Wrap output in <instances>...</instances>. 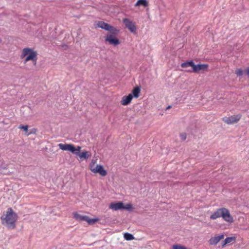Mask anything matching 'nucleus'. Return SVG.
Returning <instances> with one entry per match:
<instances>
[{
  "label": "nucleus",
  "instance_id": "a211bd4d",
  "mask_svg": "<svg viewBox=\"0 0 249 249\" xmlns=\"http://www.w3.org/2000/svg\"><path fill=\"white\" fill-rule=\"evenodd\" d=\"M194 62L193 61L191 60L190 61H187L184 63H182L181 64V67L183 68H187L188 67H192V69H193Z\"/></svg>",
  "mask_w": 249,
  "mask_h": 249
},
{
  "label": "nucleus",
  "instance_id": "b1692460",
  "mask_svg": "<svg viewBox=\"0 0 249 249\" xmlns=\"http://www.w3.org/2000/svg\"><path fill=\"white\" fill-rule=\"evenodd\" d=\"M173 249H187L186 247L180 245H174L173 246Z\"/></svg>",
  "mask_w": 249,
  "mask_h": 249
},
{
  "label": "nucleus",
  "instance_id": "412c9836",
  "mask_svg": "<svg viewBox=\"0 0 249 249\" xmlns=\"http://www.w3.org/2000/svg\"><path fill=\"white\" fill-rule=\"evenodd\" d=\"M73 148H74V151H72V153L77 156V154H79L80 153V151L82 148L81 146H77V147H75L73 144Z\"/></svg>",
  "mask_w": 249,
  "mask_h": 249
},
{
  "label": "nucleus",
  "instance_id": "6e6552de",
  "mask_svg": "<svg viewBox=\"0 0 249 249\" xmlns=\"http://www.w3.org/2000/svg\"><path fill=\"white\" fill-rule=\"evenodd\" d=\"M91 172L94 173H99L101 176L105 177L107 175V171L102 165H96L94 169H91Z\"/></svg>",
  "mask_w": 249,
  "mask_h": 249
},
{
  "label": "nucleus",
  "instance_id": "39448f33",
  "mask_svg": "<svg viewBox=\"0 0 249 249\" xmlns=\"http://www.w3.org/2000/svg\"><path fill=\"white\" fill-rule=\"evenodd\" d=\"M209 66L208 64H198L197 65H195L194 63V66L193 69L191 70H186V71L190 72H195L198 73L199 71H206L208 70Z\"/></svg>",
  "mask_w": 249,
  "mask_h": 249
},
{
  "label": "nucleus",
  "instance_id": "7c9ffc66",
  "mask_svg": "<svg viewBox=\"0 0 249 249\" xmlns=\"http://www.w3.org/2000/svg\"><path fill=\"white\" fill-rule=\"evenodd\" d=\"M171 107L170 106H168V107H166V109H170V108H171Z\"/></svg>",
  "mask_w": 249,
  "mask_h": 249
},
{
  "label": "nucleus",
  "instance_id": "aec40b11",
  "mask_svg": "<svg viewBox=\"0 0 249 249\" xmlns=\"http://www.w3.org/2000/svg\"><path fill=\"white\" fill-rule=\"evenodd\" d=\"M107 31H109L110 33H111L112 34H116L118 33L119 32V30L117 29V28L114 27L112 26L109 25V27L108 28V29Z\"/></svg>",
  "mask_w": 249,
  "mask_h": 249
},
{
  "label": "nucleus",
  "instance_id": "f03ea898",
  "mask_svg": "<svg viewBox=\"0 0 249 249\" xmlns=\"http://www.w3.org/2000/svg\"><path fill=\"white\" fill-rule=\"evenodd\" d=\"M20 57L21 59L25 58L24 60V64L29 61H32L33 65L35 66L37 64V53L33 48H25L23 49Z\"/></svg>",
  "mask_w": 249,
  "mask_h": 249
},
{
  "label": "nucleus",
  "instance_id": "4be33fe9",
  "mask_svg": "<svg viewBox=\"0 0 249 249\" xmlns=\"http://www.w3.org/2000/svg\"><path fill=\"white\" fill-rule=\"evenodd\" d=\"M123 210H126L128 211H131L133 209V206L130 203L126 204L125 205H124V204L123 203Z\"/></svg>",
  "mask_w": 249,
  "mask_h": 249
},
{
  "label": "nucleus",
  "instance_id": "dca6fc26",
  "mask_svg": "<svg viewBox=\"0 0 249 249\" xmlns=\"http://www.w3.org/2000/svg\"><path fill=\"white\" fill-rule=\"evenodd\" d=\"M109 25V24L105 23L104 21H99L97 23V26L98 27L104 29L106 31L108 30Z\"/></svg>",
  "mask_w": 249,
  "mask_h": 249
},
{
  "label": "nucleus",
  "instance_id": "20e7f679",
  "mask_svg": "<svg viewBox=\"0 0 249 249\" xmlns=\"http://www.w3.org/2000/svg\"><path fill=\"white\" fill-rule=\"evenodd\" d=\"M73 214V217L77 220L80 221H86L89 224H93L99 220L97 218H90L87 215H81L77 213H74Z\"/></svg>",
  "mask_w": 249,
  "mask_h": 249
},
{
  "label": "nucleus",
  "instance_id": "f257e3e1",
  "mask_svg": "<svg viewBox=\"0 0 249 249\" xmlns=\"http://www.w3.org/2000/svg\"><path fill=\"white\" fill-rule=\"evenodd\" d=\"M0 219L2 224L8 229H14L15 228L18 216L11 208H9L6 212H3Z\"/></svg>",
  "mask_w": 249,
  "mask_h": 249
},
{
  "label": "nucleus",
  "instance_id": "423d86ee",
  "mask_svg": "<svg viewBox=\"0 0 249 249\" xmlns=\"http://www.w3.org/2000/svg\"><path fill=\"white\" fill-rule=\"evenodd\" d=\"M241 116L239 114L234 115L227 118H223V121L228 124H233L237 123L241 119Z\"/></svg>",
  "mask_w": 249,
  "mask_h": 249
},
{
  "label": "nucleus",
  "instance_id": "cd10ccee",
  "mask_svg": "<svg viewBox=\"0 0 249 249\" xmlns=\"http://www.w3.org/2000/svg\"><path fill=\"white\" fill-rule=\"evenodd\" d=\"M180 137L182 141H185L187 138V135L185 133H181L180 134Z\"/></svg>",
  "mask_w": 249,
  "mask_h": 249
},
{
  "label": "nucleus",
  "instance_id": "393cba45",
  "mask_svg": "<svg viewBox=\"0 0 249 249\" xmlns=\"http://www.w3.org/2000/svg\"><path fill=\"white\" fill-rule=\"evenodd\" d=\"M18 128L20 129H23L26 133L28 132V125H20L18 126Z\"/></svg>",
  "mask_w": 249,
  "mask_h": 249
},
{
  "label": "nucleus",
  "instance_id": "9d476101",
  "mask_svg": "<svg viewBox=\"0 0 249 249\" xmlns=\"http://www.w3.org/2000/svg\"><path fill=\"white\" fill-rule=\"evenodd\" d=\"M105 41L114 46L119 45L120 43V40L117 38L115 37L113 35H107L106 36Z\"/></svg>",
  "mask_w": 249,
  "mask_h": 249
},
{
  "label": "nucleus",
  "instance_id": "7ed1b4c3",
  "mask_svg": "<svg viewBox=\"0 0 249 249\" xmlns=\"http://www.w3.org/2000/svg\"><path fill=\"white\" fill-rule=\"evenodd\" d=\"M222 217L223 219L228 222H232L233 218L230 214L229 211L225 208H221L217 209L210 216L212 219H216L217 218Z\"/></svg>",
  "mask_w": 249,
  "mask_h": 249
},
{
  "label": "nucleus",
  "instance_id": "2eb2a0df",
  "mask_svg": "<svg viewBox=\"0 0 249 249\" xmlns=\"http://www.w3.org/2000/svg\"><path fill=\"white\" fill-rule=\"evenodd\" d=\"M141 91V88L140 87H135L133 90H132V94L133 97L134 98H138L140 96V93Z\"/></svg>",
  "mask_w": 249,
  "mask_h": 249
},
{
  "label": "nucleus",
  "instance_id": "c85d7f7f",
  "mask_svg": "<svg viewBox=\"0 0 249 249\" xmlns=\"http://www.w3.org/2000/svg\"><path fill=\"white\" fill-rule=\"evenodd\" d=\"M37 131V129L36 128H33L30 130V132L27 134V136H29L32 134H36Z\"/></svg>",
  "mask_w": 249,
  "mask_h": 249
},
{
  "label": "nucleus",
  "instance_id": "5701e85b",
  "mask_svg": "<svg viewBox=\"0 0 249 249\" xmlns=\"http://www.w3.org/2000/svg\"><path fill=\"white\" fill-rule=\"evenodd\" d=\"M124 238L126 240H133L134 239V236L133 235L131 234V233H125L124 234Z\"/></svg>",
  "mask_w": 249,
  "mask_h": 249
},
{
  "label": "nucleus",
  "instance_id": "9b49d317",
  "mask_svg": "<svg viewBox=\"0 0 249 249\" xmlns=\"http://www.w3.org/2000/svg\"><path fill=\"white\" fill-rule=\"evenodd\" d=\"M109 208L113 211L122 210L123 208V202L119 201L117 202L111 203L109 205Z\"/></svg>",
  "mask_w": 249,
  "mask_h": 249
},
{
  "label": "nucleus",
  "instance_id": "c756f323",
  "mask_svg": "<svg viewBox=\"0 0 249 249\" xmlns=\"http://www.w3.org/2000/svg\"><path fill=\"white\" fill-rule=\"evenodd\" d=\"M246 71L247 75L249 76V68L247 69Z\"/></svg>",
  "mask_w": 249,
  "mask_h": 249
},
{
  "label": "nucleus",
  "instance_id": "0eeeda50",
  "mask_svg": "<svg viewBox=\"0 0 249 249\" xmlns=\"http://www.w3.org/2000/svg\"><path fill=\"white\" fill-rule=\"evenodd\" d=\"M123 23L124 24L125 27L129 30V31L133 33L136 32V26L135 24L133 22L128 18H124L123 19Z\"/></svg>",
  "mask_w": 249,
  "mask_h": 249
},
{
  "label": "nucleus",
  "instance_id": "6ab92c4d",
  "mask_svg": "<svg viewBox=\"0 0 249 249\" xmlns=\"http://www.w3.org/2000/svg\"><path fill=\"white\" fill-rule=\"evenodd\" d=\"M144 6L146 7L148 5V2L146 0H138L135 4L136 6Z\"/></svg>",
  "mask_w": 249,
  "mask_h": 249
},
{
  "label": "nucleus",
  "instance_id": "f3484780",
  "mask_svg": "<svg viewBox=\"0 0 249 249\" xmlns=\"http://www.w3.org/2000/svg\"><path fill=\"white\" fill-rule=\"evenodd\" d=\"M235 240V238L234 236L232 237H227L222 242V247H224L227 244L230 243L232 241Z\"/></svg>",
  "mask_w": 249,
  "mask_h": 249
},
{
  "label": "nucleus",
  "instance_id": "4468645a",
  "mask_svg": "<svg viewBox=\"0 0 249 249\" xmlns=\"http://www.w3.org/2000/svg\"><path fill=\"white\" fill-rule=\"evenodd\" d=\"M133 98V96L132 94H129L127 96H124L123 97L122 100L121 101V104L124 106H126L128 105L131 101Z\"/></svg>",
  "mask_w": 249,
  "mask_h": 249
},
{
  "label": "nucleus",
  "instance_id": "bb28decb",
  "mask_svg": "<svg viewBox=\"0 0 249 249\" xmlns=\"http://www.w3.org/2000/svg\"><path fill=\"white\" fill-rule=\"evenodd\" d=\"M235 73L238 76H240L243 75V71L241 69H237L235 71Z\"/></svg>",
  "mask_w": 249,
  "mask_h": 249
},
{
  "label": "nucleus",
  "instance_id": "1a4fd4ad",
  "mask_svg": "<svg viewBox=\"0 0 249 249\" xmlns=\"http://www.w3.org/2000/svg\"><path fill=\"white\" fill-rule=\"evenodd\" d=\"M224 235L223 234L216 235L213 237H211L208 241L210 245H216L219 241L223 239Z\"/></svg>",
  "mask_w": 249,
  "mask_h": 249
},
{
  "label": "nucleus",
  "instance_id": "a878e982",
  "mask_svg": "<svg viewBox=\"0 0 249 249\" xmlns=\"http://www.w3.org/2000/svg\"><path fill=\"white\" fill-rule=\"evenodd\" d=\"M95 161L92 160L89 165V168L91 171L92 169H94V168L95 167Z\"/></svg>",
  "mask_w": 249,
  "mask_h": 249
},
{
  "label": "nucleus",
  "instance_id": "f8f14e48",
  "mask_svg": "<svg viewBox=\"0 0 249 249\" xmlns=\"http://www.w3.org/2000/svg\"><path fill=\"white\" fill-rule=\"evenodd\" d=\"M76 156H78L81 160H87L91 157V153L89 151L85 150L77 154Z\"/></svg>",
  "mask_w": 249,
  "mask_h": 249
},
{
  "label": "nucleus",
  "instance_id": "ddd939ff",
  "mask_svg": "<svg viewBox=\"0 0 249 249\" xmlns=\"http://www.w3.org/2000/svg\"><path fill=\"white\" fill-rule=\"evenodd\" d=\"M59 148L62 150L69 151L72 152V151H74L72 144H63L59 143L58 144Z\"/></svg>",
  "mask_w": 249,
  "mask_h": 249
}]
</instances>
